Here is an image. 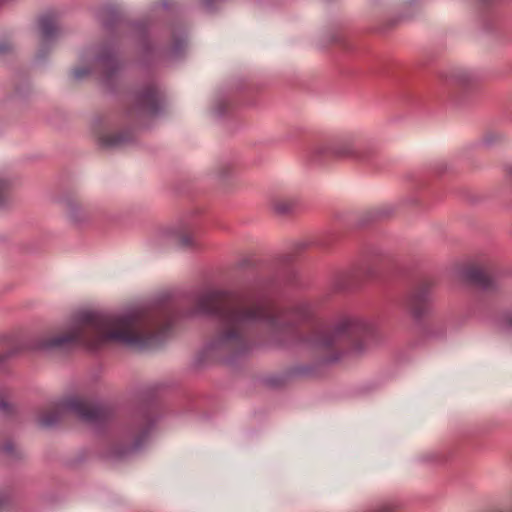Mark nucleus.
Here are the masks:
<instances>
[{
	"mask_svg": "<svg viewBox=\"0 0 512 512\" xmlns=\"http://www.w3.org/2000/svg\"><path fill=\"white\" fill-rule=\"evenodd\" d=\"M175 319L170 308L147 313L132 309L119 314L83 311L67 333L39 339L25 346L16 345L0 353V368L23 348L31 350H66L81 346L96 351L109 342H116L134 349L160 346L169 336Z\"/></svg>",
	"mask_w": 512,
	"mask_h": 512,
	"instance_id": "nucleus-1",
	"label": "nucleus"
},
{
	"mask_svg": "<svg viewBox=\"0 0 512 512\" xmlns=\"http://www.w3.org/2000/svg\"><path fill=\"white\" fill-rule=\"evenodd\" d=\"M314 308L309 302H300L288 311L278 310L259 285L239 292L210 289L196 298V308L191 314L211 316L218 327L210 349L223 353L241 354L248 349V330L264 325L274 332L312 317Z\"/></svg>",
	"mask_w": 512,
	"mask_h": 512,
	"instance_id": "nucleus-2",
	"label": "nucleus"
},
{
	"mask_svg": "<svg viewBox=\"0 0 512 512\" xmlns=\"http://www.w3.org/2000/svg\"><path fill=\"white\" fill-rule=\"evenodd\" d=\"M70 413L95 428L105 424L112 416L111 410L105 405L92 404L82 397L73 395L57 401L51 411L38 418V425L42 428H52L63 416Z\"/></svg>",
	"mask_w": 512,
	"mask_h": 512,
	"instance_id": "nucleus-3",
	"label": "nucleus"
},
{
	"mask_svg": "<svg viewBox=\"0 0 512 512\" xmlns=\"http://www.w3.org/2000/svg\"><path fill=\"white\" fill-rule=\"evenodd\" d=\"M373 334V326L363 320L345 318L333 329L319 325L308 338L312 346L317 349H329L343 341L352 342L351 351L361 353L364 350L362 340Z\"/></svg>",
	"mask_w": 512,
	"mask_h": 512,
	"instance_id": "nucleus-4",
	"label": "nucleus"
},
{
	"mask_svg": "<svg viewBox=\"0 0 512 512\" xmlns=\"http://www.w3.org/2000/svg\"><path fill=\"white\" fill-rule=\"evenodd\" d=\"M373 143L355 135L343 136L318 143L313 152L317 157L366 160L375 151Z\"/></svg>",
	"mask_w": 512,
	"mask_h": 512,
	"instance_id": "nucleus-5",
	"label": "nucleus"
},
{
	"mask_svg": "<svg viewBox=\"0 0 512 512\" xmlns=\"http://www.w3.org/2000/svg\"><path fill=\"white\" fill-rule=\"evenodd\" d=\"M162 108V99L156 86L149 85L135 95V111L141 115H157Z\"/></svg>",
	"mask_w": 512,
	"mask_h": 512,
	"instance_id": "nucleus-6",
	"label": "nucleus"
},
{
	"mask_svg": "<svg viewBox=\"0 0 512 512\" xmlns=\"http://www.w3.org/2000/svg\"><path fill=\"white\" fill-rule=\"evenodd\" d=\"M406 308L415 319H420L429 309V295L426 291H417L410 295Z\"/></svg>",
	"mask_w": 512,
	"mask_h": 512,
	"instance_id": "nucleus-7",
	"label": "nucleus"
},
{
	"mask_svg": "<svg viewBox=\"0 0 512 512\" xmlns=\"http://www.w3.org/2000/svg\"><path fill=\"white\" fill-rule=\"evenodd\" d=\"M39 28L43 44H49L59 34L56 15L47 12L39 18Z\"/></svg>",
	"mask_w": 512,
	"mask_h": 512,
	"instance_id": "nucleus-8",
	"label": "nucleus"
},
{
	"mask_svg": "<svg viewBox=\"0 0 512 512\" xmlns=\"http://www.w3.org/2000/svg\"><path fill=\"white\" fill-rule=\"evenodd\" d=\"M463 275L467 281L484 290L491 289L495 285L494 278L487 274L484 270L477 267L466 269Z\"/></svg>",
	"mask_w": 512,
	"mask_h": 512,
	"instance_id": "nucleus-9",
	"label": "nucleus"
},
{
	"mask_svg": "<svg viewBox=\"0 0 512 512\" xmlns=\"http://www.w3.org/2000/svg\"><path fill=\"white\" fill-rule=\"evenodd\" d=\"M95 62L107 73H113L119 68L114 51L110 47H103L96 56Z\"/></svg>",
	"mask_w": 512,
	"mask_h": 512,
	"instance_id": "nucleus-10",
	"label": "nucleus"
},
{
	"mask_svg": "<svg viewBox=\"0 0 512 512\" xmlns=\"http://www.w3.org/2000/svg\"><path fill=\"white\" fill-rule=\"evenodd\" d=\"M133 139L132 133L129 131L122 132L115 135L102 134L98 137V142L102 147L114 148L123 146Z\"/></svg>",
	"mask_w": 512,
	"mask_h": 512,
	"instance_id": "nucleus-11",
	"label": "nucleus"
},
{
	"mask_svg": "<svg viewBox=\"0 0 512 512\" xmlns=\"http://www.w3.org/2000/svg\"><path fill=\"white\" fill-rule=\"evenodd\" d=\"M99 17L101 18L103 26L105 28H110L114 23L118 21L119 14L116 8L107 7L100 12Z\"/></svg>",
	"mask_w": 512,
	"mask_h": 512,
	"instance_id": "nucleus-12",
	"label": "nucleus"
},
{
	"mask_svg": "<svg viewBox=\"0 0 512 512\" xmlns=\"http://www.w3.org/2000/svg\"><path fill=\"white\" fill-rule=\"evenodd\" d=\"M186 47V38L183 34L174 36L172 47L169 50L170 58H177L181 56Z\"/></svg>",
	"mask_w": 512,
	"mask_h": 512,
	"instance_id": "nucleus-13",
	"label": "nucleus"
},
{
	"mask_svg": "<svg viewBox=\"0 0 512 512\" xmlns=\"http://www.w3.org/2000/svg\"><path fill=\"white\" fill-rule=\"evenodd\" d=\"M295 206V203L291 200H284V199H278L273 201L272 203V209L280 214L285 215L290 213Z\"/></svg>",
	"mask_w": 512,
	"mask_h": 512,
	"instance_id": "nucleus-14",
	"label": "nucleus"
},
{
	"mask_svg": "<svg viewBox=\"0 0 512 512\" xmlns=\"http://www.w3.org/2000/svg\"><path fill=\"white\" fill-rule=\"evenodd\" d=\"M378 267L368 260H364L358 267V274L370 278L377 274Z\"/></svg>",
	"mask_w": 512,
	"mask_h": 512,
	"instance_id": "nucleus-15",
	"label": "nucleus"
},
{
	"mask_svg": "<svg viewBox=\"0 0 512 512\" xmlns=\"http://www.w3.org/2000/svg\"><path fill=\"white\" fill-rule=\"evenodd\" d=\"M151 429V423L147 422V425L145 428H143L140 433L137 435L133 445L131 446L132 451H138L142 448L143 442L148 438L149 432Z\"/></svg>",
	"mask_w": 512,
	"mask_h": 512,
	"instance_id": "nucleus-16",
	"label": "nucleus"
},
{
	"mask_svg": "<svg viewBox=\"0 0 512 512\" xmlns=\"http://www.w3.org/2000/svg\"><path fill=\"white\" fill-rule=\"evenodd\" d=\"M451 81L459 86H466L472 81V76L467 72H457L451 76Z\"/></svg>",
	"mask_w": 512,
	"mask_h": 512,
	"instance_id": "nucleus-17",
	"label": "nucleus"
},
{
	"mask_svg": "<svg viewBox=\"0 0 512 512\" xmlns=\"http://www.w3.org/2000/svg\"><path fill=\"white\" fill-rule=\"evenodd\" d=\"M177 241H178L179 246L184 249L194 248L196 246L194 237L189 234L178 235Z\"/></svg>",
	"mask_w": 512,
	"mask_h": 512,
	"instance_id": "nucleus-18",
	"label": "nucleus"
},
{
	"mask_svg": "<svg viewBox=\"0 0 512 512\" xmlns=\"http://www.w3.org/2000/svg\"><path fill=\"white\" fill-rule=\"evenodd\" d=\"M73 77L77 80H81L91 73L88 67H79L73 70Z\"/></svg>",
	"mask_w": 512,
	"mask_h": 512,
	"instance_id": "nucleus-19",
	"label": "nucleus"
},
{
	"mask_svg": "<svg viewBox=\"0 0 512 512\" xmlns=\"http://www.w3.org/2000/svg\"><path fill=\"white\" fill-rule=\"evenodd\" d=\"M12 51V46L9 42L3 41L0 42V55H5Z\"/></svg>",
	"mask_w": 512,
	"mask_h": 512,
	"instance_id": "nucleus-20",
	"label": "nucleus"
},
{
	"mask_svg": "<svg viewBox=\"0 0 512 512\" xmlns=\"http://www.w3.org/2000/svg\"><path fill=\"white\" fill-rule=\"evenodd\" d=\"M4 453L12 454L14 451V446L11 442L6 443L3 447L0 448Z\"/></svg>",
	"mask_w": 512,
	"mask_h": 512,
	"instance_id": "nucleus-21",
	"label": "nucleus"
},
{
	"mask_svg": "<svg viewBox=\"0 0 512 512\" xmlns=\"http://www.w3.org/2000/svg\"><path fill=\"white\" fill-rule=\"evenodd\" d=\"M503 325L506 329H512V314L505 316Z\"/></svg>",
	"mask_w": 512,
	"mask_h": 512,
	"instance_id": "nucleus-22",
	"label": "nucleus"
},
{
	"mask_svg": "<svg viewBox=\"0 0 512 512\" xmlns=\"http://www.w3.org/2000/svg\"><path fill=\"white\" fill-rule=\"evenodd\" d=\"M9 408V405L4 402V401H0V411L2 412H6Z\"/></svg>",
	"mask_w": 512,
	"mask_h": 512,
	"instance_id": "nucleus-23",
	"label": "nucleus"
},
{
	"mask_svg": "<svg viewBox=\"0 0 512 512\" xmlns=\"http://www.w3.org/2000/svg\"><path fill=\"white\" fill-rule=\"evenodd\" d=\"M390 506L384 505L381 508H379L376 512H390Z\"/></svg>",
	"mask_w": 512,
	"mask_h": 512,
	"instance_id": "nucleus-24",
	"label": "nucleus"
},
{
	"mask_svg": "<svg viewBox=\"0 0 512 512\" xmlns=\"http://www.w3.org/2000/svg\"><path fill=\"white\" fill-rule=\"evenodd\" d=\"M484 143H485L486 145H490V144L492 143V141L490 140V138L486 137V138L484 139Z\"/></svg>",
	"mask_w": 512,
	"mask_h": 512,
	"instance_id": "nucleus-25",
	"label": "nucleus"
},
{
	"mask_svg": "<svg viewBox=\"0 0 512 512\" xmlns=\"http://www.w3.org/2000/svg\"><path fill=\"white\" fill-rule=\"evenodd\" d=\"M4 504H5V498L0 497V509L3 507Z\"/></svg>",
	"mask_w": 512,
	"mask_h": 512,
	"instance_id": "nucleus-26",
	"label": "nucleus"
},
{
	"mask_svg": "<svg viewBox=\"0 0 512 512\" xmlns=\"http://www.w3.org/2000/svg\"><path fill=\"white\" fill-rule=\"evenodd\" d=\"M338 359H340V356H335L330 361H337Z\"/></svg>",
	"mask_w": 512,
	"mask_h": 512,
	"instance_id": "nucleus-27",
	"label": "nucleus"
}]
</instances>
